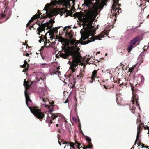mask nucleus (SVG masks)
Masks as SVG:
<instances>
[{"label":"nucleus","instance_id":"9","mask_svg":"<svg viewBox=\"0 0 149 149\" xmlns=\"http://www.w3.org/2000/svg\"><path fill=\"white\" fill-rule=\"evenodd\" d=\"M25 96L26 98V104L30 109V108L31 109L34 106H31V105L32 101L30 99L29 95L26 91H25Z\"/></svg>","mask_w":149,"mask_h":149},{"label":"nucleus","instance_id":"47","mask_svg":"<svg viewBox=\"0 0 149 149\" xmlns=\"http://www.w3.org/2000/svg\"><path fill=\"white\" fill-rule=\"evenodd\" d=\"M118 8V10H119V12L121 13V8Z\"/></svg>","mask_w":149,"mask_h":149},{"label":"nucleus","instance_id":"4","mask_svg":"<svg viewBox=\"0 0 149 149\" xmlns=\"http://www.w3.org/2000/svg\"><path fill=\"white\" fill-rule=\"evenodd\" d=\"M31 112L36 116L37 118L42 121L44 118L45 114L41 112L40 109L37 106H34L30 108Z\"/></svg>","mask_w":149,"mask_h":149},{"label":"nucleus","instance_id":"39","mask_svg":"<svg viewBox=\"0 0 149 149\" xmlns=\"http://www.w3.org/2000/svg\"><path fill=\"white\" fill-rule=\"evenodd\" d=\"M46 42V45L47 44V43H48V44H49L50 43V41L49 40H47V41L45 42H44V44L45 45V43Z\"/></svg>","mask_w":149,"mask_h":149},{"label":"nucleus","instance_id":"40","mask_svg":"<svg viewBox=\"0 0 149 149\" xmlns=\"http://www.w3.org/2000/svg\"><path fill=\"white\" fill-rule=\"evenodd\" d=\"M27 43H24V42H23V43H22V45H26L27 46H26V47H29L28 46V45L27 44Z\"/></svg>","mask_w":149,"mask_h":149},{"label":"nucleus","instance_id":"6","mask_svg":"<svg viewBox=\"0 0 149 149\" xmlns=\"http://www.w3.org/2000/svg\"><path fill=\"white\" fill-rule=\"evenodd\" d=\"M53 24H51V22H48L45 24H42L37 29V30L39 32H42L45 31L46 27H47L46 29L47 30L49 29H51L53 26Z\"/></svg>","mask_w":149,"mask_h":149},{"label":"nucleus","instance_id":"36","mask_svg":"<svg viewBox=\"0 0 149 149\" xmlns=\"http://www.w3.org/2000/svg\"><path fill=\"white\" fill-rule=\"evenodd\" d=\"M55 74H59L60 73V71H58V70H56V71H55Z\"/></svg>","mask_w":149,"mask_h":149},{"label":"nucleus","instance_id":"51","mask_svg":"<svg viewBox=\"0 0 149 149\" xmlns=\"http://www.w3.org/2000/svg\"><path fill=\"white\" fill-rule=\"evenodd\" d=\"M68 102V99H66L65 101V103H66Z\"/></svg>","mask_w":149,"mask_h":149},{"label":"nucleus","instance_id":"13","mask_svg":"<svg viewBox=\"0 0 149 149\" xmlns=\"http://www.w3.org/2000/svg\"><path fill=\"white\" fill-rule=\"evenodd\" d=\"M97 70H95L92 73V76L91 77V80L89 81L90 83H92L95 80V79L97 77Z\"/></svg>","mask_w":149,"mask_h":149},{"label":"nucleus","instance_id":"17","mask_svg":"<svg viewBox=\"0 0 149 149\" xmlns=\"http://www.w3.org/2000/svg\"><path fill=\"white\" fill-rule=\"evenodd\" d=\"M68 144L70 146V149H71L72 148H73L75 149V148L74 147L75 143L73 142H63V144Z\"/></svg>","mask_w":149,"mask_h":149},{"label":"nucleus","instance_id":"33","mask_svg":"<svg viewBox=\"0 0 149 149\" xmlns=\"http://www.w3.org/2000/svg\"><path fill=\"white\" fill-rule=\"evenodd\" d=\"M77 105L76 104L74 106V111L75 112V113L76 114L77 113Z\"/></svg>","mask_w":149,"mask_h":149},{"label":"nucleus","instance_id":"21","mask_svg":"<svg viewBox=\"0 0 149 149\" xmlns=\"http://www.w3.org/2000/svg\"><path fill=\"white\" fill-rule=\"evenodd\" d=\"M24 85L27 89H29L31 85L29 84L28 82L26 81L25 80H24Z\"/></svg>","mask_w":149,"mask_h":149},{"label":"nucleus","instance_id":"56","mask_svg":"<svg viewBox=\"0 0 149 149\" xmlns=\"http://www.w3.org/2000/svg\"><path fill=\"white\" fill-rule=\"evenodd\" d=\"M59 125L58 124H56V127H58Z\"/></svg>","mask_w":149,"mask_h":149},{"label":"nucleus","instance_id":"54","mask_svg":"<svg viewBox=\"0 0 149 149\" xmlns=\"http://www.w3.org/2000/svg\"><path fill=\"white\" fill-rule=\"evenodd\" d=\"M58 132L60 133H61V130L60 129H58Z\"/></svg>","mask_w":149,"mask_h":149},{"label":"nucleus","instance_id":"14","mask_svg":"<svg viewBox=\"0 0 149 149\" xmlns=\"http://www.w3.org/2000/svg\"><path fill=\"white\" fill-rule=\"evenodd\" d=\"M136 80L137 83L140 84L141 83L144 82V78L143 76H142L141 75H139L137 77Z\"/></svg>","mask_w":149,"mask_h":149},{"label":"nucleus","instance_id":"2","mask_svg":"<svg viewBox=\"0 0 149 149\" xmlns=\"http://www.w3.org/2000/svg\"><path fill=\"white\" fill-rule=\"evenodd\" d=\"M80 49L78 48L77 50L70 51L67 49L65 46L62 48V50L60 51L59 55L64 59H67L70 55L72 58V62H70V68L72 72H74L78 68V65L81 62L82 59L80 53L79 52Z\"/></svg>","mask_w":149,"mask_h":149},{"label":"nucleus","instance_id":"32","mask_svg":"<svg viewBox=\"0 0 149 149\" xmlns=\"http://www.w3.org/2000/svg\"><path fill=\"white\" fill-rule=\"evenodd\" d=\"M109 33L108 31H104L102 32V34H103L104 35H106V36H108Z\"/></svg>","mask_w":149,"mask_h":149},{"label":"nucleus","instance_id":"34","mask_svg":"<svg viewBox=\"0 0 149 149\" xmlns=\"http://www.w3.org/2000/svg\"><path fill=\"white\" fill-rule=\"evenodd\" d=\"M140 122L141 123H142L141 122V121L140 118H137V124L139 123H139H140Z\"/></svg>","mask_w":149,"mask_h":149},{"label":"nucleus","instance_id":"8","mask_svg":"<svg viewBox=\"0 0 149 149\" xmlns=\"http://www.w3.org/2000/svg\"><path fill=\"white\" fill-rule=\"evenodd\" d=\"M143 125V124L142 123L140 122V123L139 124V125L137 126L136 138L134 143V145H136L137 141L139 140V139L140 138V134L142 130L143 127H145Z\"/></svg>","mask_w":149,"mask_h":149},{"label":"nucleus","instance_id":"22","mask_svg":"<svg viewBox=\"0 0 149 149\" xmlns=\"http://www.w3.org/2000/svg\"><path fill=\"white\" fill-rule=\"evenodd\" d=\"M132 104L133 106H132L131 107H130V110H131L132 113H134V110L136 109L135 106H138V105H136V103L135 104V105L134 104V103L133 104Z\"/></svg>","mask_w":149,"mask_h":149},{"label":"nucleus","instance_id":"42","mask_svg":"<svg viewBox=\"0 0 149 149\" xmlns=\"http://www.w3.org/2000/svg\"><path fill=\"white\" fill-rule=\"evenodd\" d=\"M51 20L50 22H51V24H52L53 23H54L55 22V21L54 20H52V19H51Z\"/></svg>","mask_w":149,"mask_h":149},{"label":"nucleus","instance_id":"44","mask_svg":"<svg viewBox=\"0 0 149 149\" xmlns=\"http://www.w3.org/2000/svg\"><path fill=\"white\" fill-rule=\"evenodd\" d=\"M66 145H65V147H64V148H65L67 147H68L69 146V145L68 144H66Z\"/></svg>","mask_w":149,"mask_h":149},{"label":"nucleus","instance_id":"62","mask_svg":"<svg viewBox=\"0 0 149 149\" xmlns=\"http://www.w3.org/2000/svg\"><path fill=\"white\" fill-rule=\"evenodd\" d=\"M42 100H43V101L44 102H45V100L43 98H42Z\"/></svg>","mask_w":149,"mask_h":149},{"label":"nucleus","instance_id":"18","mask_svg":"<svg viewBox=\"0 0 149 149\" xmlns=\"http://www.w3.org/2000/svg\"><path fill=\"white\" fill-rule=\"evenodd\" d=\"M46 47L47 48H48L49 47H52V48L55 49L56 48V47L54 45H51V44H49V45H46V43L45 42V46H43V47Z\"/></svg>","mask_w":149,"mask_h":149},{"label":"nucleus","instance_id":"5","mask_svg":"<svg viewBox=\"0 0 149 149\" xmlns=\"http://www.w3.org/2000/svg\"><path fill=\"white\" fill-rule=\"evenodd\" d=\"M52 110H50V114L51 115L50 116H49L47 117V119L45 121L46 122L48 123L49 127H50V124L54 122H53L52 120L51 119V118L53 120L55 119L56 118L59 116V115L58 114L56 113H52Z\"/></svg>","mask_w":149,"mask_h":149},{"label":"nucleus","instance_id":"52","mask_svg":"<svg viewBox=\"0 0 149 149\" xmlns=\"http://www.w3.org/2000/svg\"><path fill=\"white\" fill-rule=\"evenodd\" d=\"M42 38H40L39 40V42H40V43H41V41H42Z\"/></svg>","mask_w":149,"mask_h":149},{"label":"nucleus","instance_id":"16","mask_svg":"<svg viewBox=\"0 0 149 149\" xmlns=\"http://www.w3.org/2000/svg\"><path fill=\"white\" fill-rule=\"evenodd\" d=\"M125 81L126 82L125 83H124L123 82H122L120 84V86L122 87V85H130L132 87V83L130 81V80H126V79H125Z\"/></svg>","mask_w":149,"mask_h":149},{"label":"nucleus","instance_id":"60","mask_svg":"<svg viewBox=\"0 0 149 149\" xmlns=\"http://www.w3.org/2000/svg\"><path fill=\"white\" fill-rule=\"evenodd\" d=\"M145 147H146V148H148L149 147V146H145Z\"/></svg>","mask_w":149,"mask_h":149},{"label":"nucleus","instance_id":"49","mask_svg":"<svg viewBox=\"0 0 149 149\" xmlns=\"http://www.w3.org/2000/svg\"><path fill=\"white\" fill-rule=\"evenodd\" d=\"M133 68H130L129 69V72H131L132 71V70H133Z\"/></svg>","mask_w":149,"mask_h":149},{"label":"nucleus","instance_id":"7","mask_svg":"<svg viewBox=\"0 0 149 149\" xmlns=\"http://www.w3.org/2000/svg\"><path fill=\"white\" fill-rule=\"evenodd\" d=\"M139 37H136L130 41L129 45L127 48V50L128 52H130L132 50V49L135 47V45L139 39Z\"/></svg>","mask_w":149,"mask_h":149},{"label":"nucleus","instance_id":"11","mask_svg":"<svg viewBox=\"0 0 149 149\" xmlns=\"http://www.w3.org/2000/svg\"><path fill=\"white\" fill-rule=\"evenodd\" d=\"M69 42L71 45L73 46L72 48H76L77 47L78 44L80 43L78 41L73 38L70 40Z\"/></svg>","mask_w":149,"mask_h":149},{"label":"nucleus","instance_id":"1","mask_svg":"<svg viewBox=\"0 0 149 149\" xmlns=\"http://www.w3.org/2000/svg\"><path fill=\"white\" fill-rule=\"evenodd\" d=\"M85 11V13L82 12H76L74 15V17H78L84 25L90 27L89 30L87 33L81 35V39L83 40L88 38L91 35H92V36L90 38V39H88L86 41H84V44H86L94 41L96 40H100L102 38L104 37V36L103 35L101 34L95 37V32L96 30H93L92 29V28H93L92 24L94 21L93 15L91 11L86 10Z\"/></svg>","mask_w":149,"mask_h":149},{"label":"nucleus","instance_id":"12","mask_svg":"<svg viewBox=\"0 0 149 149\" xmlns=\"http://www.w3.org/2000/svg\"><path fill=\"white\" fill-rule=\"evenodd\" d=\"M133 96L132 97V102L133 103V104L135 103H136V105H139L138 104V96L137 95L133 93Z\"/></svg>","mask_w":149,"mask_h":149},{"label":"nucleus","instance_id":"35","mask_svg":"<svg viewBox=\"0 0 149 149\" xmlns=\"http://www.w3.org/2000/svg\"><path fill=\"white\" fill-rule=\"evenodd\" d=\"M31 19L28 22V23L26 25V27H28L29 26H30V25L31 23L33 22H31Z\"/></svg>","mask_w":149,"mask_h":149},{"label":"nucleus","instance_id":"43","mask_svg":"<svg viewBox=\"0 0 149 149\" xmlns=\"http://www.w3.org/2000/svg\"><path fill=\"white\" fill-rule=\"evenodd\" d=\"M61 42H65V39L64 38H61Z\"/></svg>","mask_w":149,"mask_h":149},{"label":"nucleus","instance_id":"57","mask_svg":"<svg viewBox=\"0 0 149 149\" xmlns=\"http://www.w3.org/2000/svg\"><path fill=\"white\" fill-rule=\"evenodd\" d=\"M40 32H39V31H38V34L39 35H40Z\"/></svg>","mask_w":149,"mask_h":149},{"label":"nucleus","instance_id":"45","mask_svg":"<svg viewBox=\"0 0 149 149\" xmlns=\"http://www.w3.org/2000/svg\"><path fill=\"white\" fill-rule=\"evenodd\" d=\"M56 43V42H50V44H51V45L54 44Z\"/></svg>","mask_w":149,"mask_h":149},{"label":"nucleus","instance_id":"19","mask_svg":"<svg viewBox=\"0 0 149 149\" xmlns=\"http://www.w3.org/2000/svg\"><path fill=\"white\" fill-rule=\"evenodd\" d=\"M116 102L119 105H120V103H121V97H120V96L119 95H116Z\"/></svg>","mask_w":149,"mask_h":149},{"label":"nucleus","instance_id":"15","mask_svg":"<svg viewBox=\"0 0 149 149\" xmlns=\"http://www.w3.org/2000/svg\"><path fill=\"white\" fill-rule=\"evenodd\" d=\"M85 71L83 69H81L80 70V73L77 76L78 79H81L84 77Z\"/></svg>","mask_w":149,"mask_h":149},{"label":"nucleus","instance_id":"29","mask_svg":"<svg viewBox=\"0 0 149 149\" xmlns=\"http://www.w3.org/2000/svg\"><path fill=\"white\" fill-rule=\"evenodd\" d=\"M108 0H103L102 1V3L103 6L106 5Z\"/></svg>","mask_w":149,"mask_h":149},{"label":"nucleus","instance_id":"27","mask_svg":"<svg viewBox=\"0 0 149 149\" xmlns=\"http://www.w3.org/2000/svg\"><path fill=\"white\" fill-rule=\"evenodd\" d=\"M64 5L66 7H70V4L69 2L68 1H65L64 3Z\"/></svg>","mask_w":149,"mask_h":149},{"label":"nucleus","instance_id":"41","mask_svg":"<svg viewBox=\"0 0 149 149\" xmlns=\"http://www.w3.org/2000/svg\"><path fill=\"white\" fill-rule=\"evenodd\" d=\"M24 64H26L28 65V66H29V64L27 63L26 60H25L24 61Z\"/></svg>","mask_w":149,"mask_h":149},{"label":"nucleus","instance_id":"48","mask_svg":"<svg viewBox=\"0 0 149 149\" xmlns=\"http://www.w3.org/2000/svg\"><path fill=\"white\" fill-rule=\"evenodd\" d=\"M5 15L4 14V13H2L1 14V17H5Z\"/></svg>","mask_w":149,"mask_h":149},{"label":"nucleus","instance_id":"10","mask_svg":"<svg viewBox=\"0 0 149 149\" xmlns=\"http://www.w3.org/2000/svg\"><path fill=\"white\" fill-rule=\"evenodd\" d=\"M119 10L117 8L116 6L114 3H113L112 5L111 13H113V15L116 16L117 15L119 14Z\"/></svg>","mask_w":149,"mask_h":149},{"label":"nucleus","instance_id":"55","mask_svg":"<svg viewBox=\"0 0 149 149\" xmlns=\"http://www.w3.org/2000/svg\"><path fill=\"white\" fill-rule=\"evenodd\" d=\"M144 1L146 2H148L149 3V0H144Z\"/></svg>","mask_w":149,"mask_h":149},{"label":"nucleus","instance_id":"64","mask_svg":"<svg viewBox=\"0 0 149 149\" xmlns=\"http://www.w3.org/2000/svg\"><path fill=\"white\" fill-rule=\"evenodd\" d=\"M81 134H83V135H84V134L82 132V131H81Z\"/></svg>","mask_w":149,"mask_h":149},{"label":"nucleus","instance_id":"30","mask_svg":"<svg viewBox=\"0 0 149 149\" xmlns=\"http://www.w3.org/2000/svg\"><path fill=\"white\" fill-rule=\"evenodd\" d=\"M42 36L43 37L42 38V40L43 41H45L44 42H46L47 40V38L45 36H44L43 35Z\"/></svg>","mask_w":149,"mask_h":149},{"label":"nucleus","instance_id":"23","mask_svg":"<svg viewBox=\"0 0 149 149\" xmlns=\"http://www.w3.org/2000/svg\"><path fill=\"white\" fill-rule=\"evenodd\" d=\"M28 66V65L26 64H24L22 66V68H26V69H24L23 70V72H25L27 71L28 70V67L29 66Z\"/></svg>","mask_w":149,"mask_h":149},{"label":"nucleus","instance_id":"59","mask_svg":"<svg viewBox=\"0 0 149 149\" xmlns=\"http://www.w3.org/2000/svg\"><path fill=\"white\" fill-rule=\"evenodd\" d=\"M60 68L59 67H57L56 68V69L57 70H59V69Z\"/></svg>","mask_w":149,"mask_h":149},{"label":"nucleus","instance_id":"50","mask_svg":"<svg viewBox=\"0 0 149 149\" xmlns=\"http://www.w3.org/2000/svg\"><path fill=\"white\" fill-rule=\"evenodd\" d=\"M34 28L33 25H32L30 27H29V29H30L31 30V28Z\"/></svg>","mask_w":149,"mask_h":149},{"label":"nucleus","instance_id":"28","mask_svg":"<svg viewBox=\"0 0 149 149\" xmlns=\"http://www.w3.org/2000/svg\"><path fill=\"white\" fill-rule=\"evenodd\" d=\"M36 80H35V82H39L40 80H41L42 81H43V80L42 79V78L40 77V78H38L36 77Z\"/></svg>","mask_w":149,"mask_h":149},{"label":"nucleus","instance_id":"3","mask_svg":"<svg viewBox=\"0 0 149 149\" xmlns=\"http://www.w3.org/2000/svg\"><path fill=\"white\" fill-rule=\"evenodd\" d=\"M50 6L49 3H47L45 7L44 10L46 11V13L45 14H43L42 15L41 14L42 13H39L40 10H38V14H36L32 17L31 19V21L33 22L34 20L38 18L41 17L42 18H46L49 17L50 18L52 17L53 16H56L58 14L56 11L54 10H50L49 11H48L47 10L49 9Z\"/></svg>","mask_w":149,"mask_h":149},{"label":"nucleus","instance_id":"46","mask_svg":"<svg viewBox=\"0 0 149 149\" xmlns=\"http://www.w3.org/2000/svg\"><path fill=\"white\" fill-rule=\"evenodd\" d=\"M24 56L26 55V56H29V54L28 53H27L26 54H24Z\"/></svg>","mask_w":149,"mask_h":149},{"label":"nucleus","instance_id":"24","mask_svg":"<svg viewBox=\"0 0 149 149\" xmlns=\"http://www.w3.org/2000/svg\"><path fill=\"white\" fill-rule=\"evenodd\" d=\"M85 138L86 139L89 145H90V144H92L91 143V139L88 137L87 136H85Z\"/></svg>","mask_w":149,"mask_h":149},{"label":"nucleus","instance_id":"63","mask_svg":"<svg viewBox=\"0 0 149 149\" xmlns=\"http://www.w3.org/2000/svg\"><path fill=\"white\" fill-rule=\"evenodd\" d=\"M46 64L45 63H43L42 64V65H45Z\"/></svg>","mask_w":149,"mask_h":149},{"label":"nucleus","instance_id":"58","mask_svg":"<svg viewBox=\"0 0 149 149\" xmlns=\"http://www.w3.org/2000/svg\"><path fill=\"white\" fill-rule=\"evenodd\" d=\"M142 147H145V146H144V144H142Z\"/></svg>","mask_w":149,"mask_h":149},{"label":"nucleus","instance_id":"31","mask_svg":"<svg viewBox=\"0 0 149 149\" xmlns=\"http://www.w3.org/2000/svg\"><path fill=\"white\" fill-rule=\"evenodd\" d=\"M121 80L120 79H117V80L116 81V82L118 84H119L120 86V84H121V83L122 82H121Z\"/></svg>","mask_w":149,"mask_h":149},{"label":"nucleus","instance_id":"53","mask_svg":"<svg viewBox=\"0 0 149 149\" xmlns=\"http://www.w3.org/2000/svg\"><path fill=\"white\" fill-rule=\"evenodd\" d=\"M137 144H138V145H141V143L140 141H139L137 143Z\"/></svg>","mask_w":149,"mask_h":149},{"label":"nucleus","instance_id":"26","mask_svg":"<svg viewBox=\"0 0 149 149\" xmlns=\"http://www.w3.org/2000/svg\"><path fill=\"white\" fill-rule=\"evenodd\" d=\"M75 144H77V145H76V146L77 147V148L78 149H81L80 148V146H81V144L79 143L77 141H75Z\"/></svg>","mask_w":149,"mask_h":149},{"label":"nucleus","instance_id":"61","mask_svg":"<svg viewBox=\"0 0 149 149\" xmlns=\"http://www.w3.org/2000/svg\"><path fill=\"white\" fill-rule=\"evenodd\" d=\"M104 87L105 88V89H107V87H106V86L104 85Z\"/></svg>","mask_w":149,"mask_h":149},{"label":"nucleus","instance_id":"25","mask_svg":"<svg viewBox=\"0 0 149 149\" xmlns=\"http://www.w3.org/2000/svg\"><path fill=\"white\" fill-rule=\"evenodd\" d=\"M92 146L93 145L92 144H90V145H89L88 146L83 145V147L82 148L84 149H86L87 148H91L92 147Z\"/></svg>","mask_w":149,"mask_h":149},{"label":"nucleus","instance_id":"38","mask_svg":"<svg viewBox=\"0 0 149 149\" xmlns=\"http://www.w3.org/2000/svg\"><path fill=\"white\" fill-rule=\"evenodd\" d=\"M50 38L52 40H53V39H54H54H55V36L53 35H51V36H50Z\"/></svg>","mask_w":149,"mask_h":149},{"label":"nucleus","instance_id":"20","mask_svg":"<svg viewBox=\"0 0 149 149\" xmlns=\"http://www.w3.org/2000/svg\"><path fill=\"white\" fill-rule=\"evenodd\" d=\"M57 138L58 140V143L60 146H61V142H62V143L63 144V142H64L62 139H60V138L61 137V136L60 134H57Z\"/></svg>","mask_w":149,"mask_h":149},{"label":"nucleus","instance_id":"37","mask_svg":"<svg viewBox=\"0 0 149 149\" xmlns=\"http://www.w3.org/2000/svg\"><path fill=\"white\" fill-rule=\"evenodd\" d=\"M72 12H70L68 11L67 13L69 15L71 16L72 14Z\"/></svg>","mask_w":149,"mask_h":149}]
</instances>
